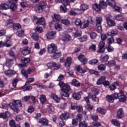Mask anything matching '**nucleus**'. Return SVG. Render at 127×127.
Instances as JSON below:
<instances>
[{"label":"nucleus","mask_w":127,"mask_h":127,"mask_svg":"<svg viewBox=\"0 0 127 127\" xmlns=\"http://www.w3.org/2000/svg\"><path fill=\"white\" fill-rule=\"evenodd\" d=\"M59 86L62 88L60 90L62 96L68 98L69 97L70 86L68 84L64 83L63 81H60L59 83Z\"/></svg>","instance_id":"f257e3e1"},{"label":"nucleus","mask_w":127,"mask_h":127,"mask_svg":"<svg viewBox=\"0 0 127 127\" xmlns=\"http://www.w3.org/2000/svg\"><path fill=\"white\" fill-rule=\"evenodd\" d=\"M9 107L14 112L18 113V112H19V109H18V108H21V107H22L21 101L14 100L13 103H10L9 104Z\"/></svg>","instance_id":"f03ea898"},{"label":"nucleus","mask_w":127,"mask_h":127,"mask_svg":"<svg viewBox=\"0 0 127 127\" xmlns=\"http://www.w3.org/2000/svg\"><path fill=\"white\" fill-rule=\"evenodd\" d=\"M46 6H47V3L46 2H42L36 5L35 9L38 13H41L46 8Z\"/></svg>","instance_id":"7ed1b4c3"},{"label":"nucleus","mask_w":127,"mask_h":127,"mask_svg":"<svg viewBox=\"0 0 127 127\" xmlns=\"http://www.w3.org/2000/svg\"><path fill=\"white\" fill-rule=\"evenodd\" d=\"M57 51V46L55 44L52 43L48 46V52L49 54H53Z\"/></svg>","instance_id":"20e7f679"},{"label":"nucleus","mask_w":127,"mask_h":127,"mask_svg":"<svg viewBox=\"0 0 127 127\" xmlns=\"http://www.w3.org/2000/svg\"><path fill=\"white\" fill-rule=\"evenodd\" d=\"M106 99L109 103H114L115 100L118 99V93H114L112 95H107Z\"/></svg>","instance_id":"39448f33"},{"label":"nucleus","mask_w":127,"mask_h":127,"mask_svg":"<svg viewBox=\"0 0 127 127\" xmlns=\"http://www.w3.org/2000/svg\"><path fill=\"white\" fill-rule=\"evenodd\" d=\"M105 41H102L100 42L98 45L99 50L98 53H103L105 52Z\"/></svg>","instance_id":"423d86ee"},{"label":"nucleus","mask_w":127,"mask_h":127,"mask_svg":"<svg viewBox=\"0 0 127 127\" xmlns=\"http://www.w3.org/2000/svg\"><path fill=\"white\" fill-rule=\"evenodd\" d=\"M47 66L48 67H49L50 69H51V68H55V69H59L60 68V65L57 64L56 63L53 62H51L49 63H48L47 64Z\"/></svg>","instance_id":"0eeeda50"},{"label":"nucleus","mask_w":127,"mask_h":127,"mask_svg":"<svg viewBox=\"0 0 127 127\" xmlns=\"http://www.w3.org/2000/svg\"><path fill=\"white\" fill-rule=\"evenodd\" d=\"M55 37H56V32L55 31H51L47 34V39H54Z\"/></svg>","instance_id":"6e6552de"},{"label":"nucleus","mask_w":127,"mask_h":127,"mask_svg":"<svg viewBox=\"0 0 127 127\" xmlns=\"http://www.w3.org/2000/svg\"><path fill=\"white\" fill-rule=\"evenodd\" d=\"M21 73L25 77V79L28 78V74H31L32 73V70L31 69H28L27 71L24 69H22L21 70Z\"/></svg>","instance_id":"1a4fd4ad"},{"label":"nucleus","mask_w":127,"mask_h":127,"mask_svg":"<svg viewBox=\"0 0 127 127\" xmlns=\"http://www.w3.org/2000/svg\"><path fill=\"white\" fill-rule=\"evenodd\" d=\"M78 60H79L80 62H82L83 64H87V63H88V59L85 58V56L84 55L79 56L78 57Z\"/></svg>","instance_id":"9d476101"},{"label":"nucleus","mask_w":127,"mask_h":127,"mask_svg":"<svg viewBox=\"0 0 127 127\" xmlns=\"http://www.w3.org/2000/svg\"><path fill=\"white\" fill-rule=\"evenodd\" d=\"M38 123L43 126H48V120L46 118H41L39 119Z\"/></svg>","instance_id":"9b49d317"},{"label":"nucleus","mask_w":127,"mask_h":127,"mask_svg":"<svg viewBox=\"0 0 127 127\" xmlns=\"http://www.w3.org/2000/svg\"><path fill=\"white\" fill-rule=\"evenodd\" d=\"M16 72L14 70L12 69H8L4 72L5 75L6 76H13L15 74Z\"/></svg>","instance_id":"f8f14e48"},{"label":"nucleus","mask_w":127,"mask_h":127,"mask_svg":"<svg viewBox=\"0 0 127 127\" xmlns=\"http://www.w3.org/2000/svg\"><path fill=\"white\" fill-rule=\"evenodd\" d=\"M36 23L39 25H45V19L44 17H41L38 19Z\"/></svg>","instance_id":"ddd939ff"},{"label":"nucleus","mask_w":127,"mask_h":127,"mask_svg":"<svg viewBox=\"0 0 127 127\" xmlns=\"http://www.w3.org/2000/svg\"><path fill=\"white\" fill-rule=\"evenodd\" d=\"M104 81H106V76H101L96 82V84L98 85H103Z\"/></svg>","instance_id":"4468645a"},{"label":"nucleus","mask_w":127,"mask_h":127,"mask_svg":"<svg viewBox=\"0 0 127 127\" xmlns=\"http://www.w3.org/2000/svg\"><path fill=\"white\" fill-rule=\"evenodd\" d=\"M62 39L64 42H69L71 40V37L70 35L66 34L63 36Z\"/></svg>","instance_id":"2eb2a0df"},{"label":"nucleus","mask_w":127,"mask_h":127,"mask_svg":"<svg viewBox=\"0 0 127 127\" xmlns=\"http://www.w3.org/2000/svg\"><path fill=\"white\" fill-rule=\"evenodd\" d=\"M117 119H122L124 117V111H123V109L120 108L118 110L117 112Z\"/></svg>","instance_id":"dca6fc26"},{"label":"nucleus","mask_w":127,"mask_h":127,"mask_svg":"<svg viewBox=\"0 0 127 127\" xmlns=\"http://www.w3.org/2000/svg\"><path fill=\"white\" fill-rule=\"evenodd\" d=\"M13 63V60L10 59H6V66L8 68H10L12 66V64Z\"/></svg>","instance_id":"f3484780"},{"label":"nucleus","mask_w":127,"mask_h":127,"mask_svg":"<svg viewBox=\"0 0 127 127\" xmlns=\"http://www.w3.org/2000/svg\"><path fill=\"white\" fill-rule=\"evenodd\" d=\"M87 9H89V6L88 5L85 4L80 5L79 10L81 11H85V10H87Z\"/></svg>","instance_id":"a211bd4d"},{"label":"nucleus","mask_w":127,"mask_h":127,"mask_svg":"<svg viewBox=\"0 0 127 127\" xmlns=\"http://www.w3.org/2000/svg\"><path fill=\"white\" fill-rule=\"evenodd\" d=\"M61 55H62L61 52H56L51 55V57L52 58H54V59H57V58H59V57H60Z\"/></svg>","instance_id":"6ab92c4d"},{"label":"nucleus","mask_w":127,"mask_h":127,"mask_svg":"<svg viewBox=\"0 0 127 127\" xmlns=\"http://www.w3.org/2000/svg\"><path fill=\"white\" fill-rule=\"evenodd\" d=\"M61 22L63 24L66 25V26H69L71 25V23L68 19H63L61 20Z\"/></svg>","instance_id":"aec40b11"},{"label":"nucleus","mask_w":127,"mask_h":127,"mask_svg":"<svg viewBox=\"0 0 127 127\" xmlns=\"http://www.w3.org/2000/svg\"><path fill=\"white\" fill-rule=\"evenodd\" d=\"M89 26V21L85 20L80 25V28L84 29Z\"/></svg>","instance_id":"412c9836"},{"label":"nucleus","mask_w":127,"mask_h":127,"mask_svg":"<svg viewBox=\"0 0 127 127\" xmlns=\"http://www.w3.org/2000/svg\"><path fill=\"white\" fill-rule=\"evenodd\" d=\"M14 24L13 20L10 19L7 21L6 26L7 28H9V27H12Z\"/></svg>","instance_id":"4be33fe9"},{"label":"nucleus","mask_w":127,"mask_h":127,"mask_svg":"<svg viewBox=\"0 0 127 127\" xmlns=\"http://www.w3.org/2000/svg\"><path fill=\"white\" fill-rule=\"evenodd\" d=\"M53 18V21L55 22H58V21H60V19H61V17L58 14H54Z\"/></svg>","instance_id":"5701e85b"},{"label":"nucleus","mask_w":127,"mask_h":127,"mask_svg":"<svg viewBox=\"0 0 127 127\" xmlns=\"http://www.w3.org/2000/svg\"><path fill=\"white\" fill-rule=\"evenodd\" d=\"M106 4H108V5L113 7L114 5H116V1L114 0H107Z\"/></svg>","instance_id":"b1692460"},{"label":"nucleus","mask_w":127,"mask_h":127,"mask_svg":"<svg viewBox=\"0 0 127 127\" xmlns=\"http://www.w3.org/2000/svg\"><path fill=\"white\" fill-rule=\"evenodd\" d=\"M68 118H69V114L68 113H64L60 116V118L62 121H65V120H67Z\"/></svg>","instance_id":"393cba45"},{"label":"nucleus","mask_w":127,"mask_h":127,"mask_svg":"<svg viewBox=\"0 0 127 127\" xmlns=\"http://www.w3.org/2000/svg\"><path fill=\"white\" fill-rule=\"evenodd\" d=\"M9 6L6 3H2L0 4V9H8Z\"/></svg>","instance_id":"a878e982"},{"label":"nucleus","mask_w":127,"mask_h":127,"mask_svg":"<svg viewBox=\"0 0 127 127\" xmlns=\"http://www.w3.org/2000/svg\"><path fill=\"white\" fill-rule=\"evenodd\" d=\"M97 111L98 113H99V114H101V115H105L106 113H107V110H106V109L100 107L97 108Z\"/></svg>","instance_id":"bb28decb"},{"label":"nucleus","mask_w":127,"mask_h":127,"mask_svg":"<svg viewBox=\"0 0 127 127\" xmlns=\"http://www.w3.org/2000/svg\"><path fill=\"white\" fill-rule=\"evenodd\" d=\"M40 100L42 105L45 104L46 103V96L43 94L40 95Z\"/></svg>","instance_id":"cd10ccee"},{"label":"nucleus","mask_w":127,"mask_h":127,"mask_svg":"<svg viewBox=\"0 0 127 127\" xmlns=\"http://www.w3.org/2000/svg\"><path fill=\"white\" fill-rule=\"evenodd\" d=\"M9 125L10 127H20L18 125H15V121L13 120H11L9 122Z\"/></svg>","instance_id":"c85d7f7f"},{"label":"nucleus","mask_w":127,"mask_h":127,"mask_svg":"<svg viewBox=\"0 0 127 127\" xmlns=\"http://www.w3.org/2000/svg\"><path fill=\"white\" fill-rule=\"evenodd\" d=\"M75 69L77 72H79V73H84L86 72V70L83 69L82 66L80 65H78L75 67Z\"/></svg>","instance_id":"c756f323"},{"label":"nucleus","mask_w":127,"mask_h":127,"mask_svg":"<svg viewBox=\"0 0 127 127\" xmlns=\"http://www.w3.org/2000/svg\"><path fill=\"white\" fill-rule=\"evenodd\" d=\"M51 98L53 99L57 103L60 102V98L57 96L56 94H52L51 95Z\"/></svg>","instance_id":"7c9ffc66"},{"label":"nucleus","mask_w":127,"mask_h":127,"mask_svg":"<svg viewBox=\"0 0 127 127\" xmlns=\"http://www.w3.org/2000/svg\"><path fill=\"white\" fill-rule=\"evenodd\" d=\"M72 97L74 98V100H80L81 99V94H80L79 93H74L73 94Z\"/></svg>","instance_id":"2f4dec72"},{"label":"nucleus","mask_w":127,"mask_h":127,"mask_svg":"<svg viewBox=\"0 0 127 127\" xmlns=\"http://www.w3.org/2000/svg\"><path fill=\"white\" fill-rule=\"evenodd\" d=\"M99 6L100 8H107V3H105L103 0H101L99 2Z\"/></svg>","instance_id":"473e14b6"},{"label":"nucleus","mask_w":127,"mask_h":127,"mask_svg":"<svg viewBox=\"0 0 127 127\" xmlns=\"http://www.w3.org/2000/svg\"><path fill=\"white\" fill-rule=\"evenodd\" d=\"M71 65V58H67L65 63V66L66 68H69Z\"/></svg>","instance_id":"72a5a7b5"},{"label":"nucleus","mask_w":127,"mask_h":127,"mask_svg":"<svg viewBox=\"0 0 127 127\" xmlns=\"http://www.w3.org/2000/svg\"><path fill=\"white\" fill-rule=\"evenodd\" d=\"M108 60H109V56L108 55L102 56L100 58V61H101V62H107Z\"/></svg>","instance_id":"f704fd0d"},{"label":"nucleus","mask_w":127,"mask_h":127,"mask_svg":"<svg viewBox=\"0 0 127 127\" xmlns=\"http://www.w3.org/2000/svg\"><path fill=\"white\" fill-rule=\"evenodd\" d=\"M92 7L96 11H100V10H101V7L100 6V5H98L97 4H93L92 5Z\"/></svg>","instance_id":"c9c22d12"},{"label":"nucleus","mask_w":127,"mask_h":127,"mask_svg":"<svg viewBox=\"0 0 127 127\" xmlns=\"http://www.w3.org/2000/svg\"><path fill=\"white\" fill-rule=\"evenodd\" d=\"M10 116V114L8 112H6L5 113H0V118L1 119H6L7 118V115Z\"/></svg>","instance_id":"e433bc0d"},{"label":"nucleus","mask_w":127,"mask_h":127,"mask_svg":"<svg viewBox=\"0 0 127 127\" xmlns=\"http://www.w3.org/2000/svg\"><path fill=\"white\" fill-rule=\"evenodd\" d=\"M111 124L114 125V126H116V127H120V123L118 120L112 119L111 120Z\"/></svg>","instance_id":"4c0bfd02"},{"label":"nucleus","mask_w":127,"mask_h":127,"mask_svg":"<svg viewBox=\"0 0 127 127\" xmlns=\"http://www.w3.org/2000/svg\"><path fill=\"white\" fill-rule=\"evenodd\" d=\"M72 86H75V87H80V83L76 79H73L71 82Z\"/></svg>","instance_id":"58836bf2"},{"label":"nucleus","mask_w":127,"mask_h":127,"mask_svg":"<svg viewBox=\"0 0 127 127\" xmlns=\"http://www.w3.org/2000/svg\"><path fill=\"white\" fill-rule=\"evenodd\" d=\"M30 53V52L28 48H25L22 51V54H23L24 56H26V55H28V54H29Z\"/></svg>","instance_id":"ea45409f"},{"label":"nucleus","mask_w":127,"mask_h":127,"mask_svg":"<svg viewBox=\"0 0 127 127\" xmlns=\"http://www.w3.org/2000/svg\"><path fill=\"white\" fill-rule=\"evenodd\" d=\"M21 28V26L19 24H14L13 25V30H18L19 29Z\"/></svg>","instance_id":"a19ab883"},{"label":"nucleus","mask_w":127,"mask_h":127,"mask_svg":"<svg viewBox=\"0 0 127 127\" xmlns=\"http://www.w3.org/2000/svg\"><path fill=\"white\" fill-rule=\"evenodd\" d=\"M107 24L109 26H115L116 23H115V21H114V20L111 19L108 20Z\"/></svg>","instance_id":"79ce46f5"},{"label":"nucleus","mask_w":127,"mask_h":127,"mask_svg":"<svg viewBox=\"0 0 127 127\" xmlns=\"http://www.w3.org/2000/svg\"><path fill=\"white\" fill-rule=\"evenodd\" d=\"M61 2L64 6H67L70 4V2L68 0H61Z\"/></svg>","instance_id":"37998d69"},{"label":"nucleus","mask_w":127,"mask_h":127,"mask_svg":"<svg viewBox=\"0 0 127 127\" xmlns=\"http://www.w3.org/2000/svg\"><path fill=\"white\" fill-rule=\"evenodd\" d=\"M73 35L74 37H79V36H82V31H77L74 33Z\"/></svg>","instance_id":"c03bdc74"},{"label":"nucleus","mask_w":127,"mask_h":127,"mask_svg":"<svg viewBox=\"0 0 127 127\" xmlns=\"http://www.w3.org/2000/svg\"><path fill=\"white\" fill-rule=\"evenodd\" d=\"M88 39V36L85 35L79 39V40L80 42H84V41H86Z\"/></svg>","instance_id":"a18cd8bd"},{"label":"nucleus","mask_w":127,"mask_h":127,"mask_svg":"<svg viewBox=\"0 0 127 127\" xmlns=\"http://www.w3.org/2000/svg\"><path fill=\"white\" fill-rule=\"evenodd\" d=\"M98 69L100 71H105L106 70V66L105 64H101L98 66Z\"/></svg>","instance_id":"49530a36"},{"label":"nucleus","mask_w":127,"mask_h":127,"mask_svg":"<svg viewBox=\"0 0 127 127\" xmlns=\"http://www.w3.org/2000/svg\"><path fill=\"white\" fill-rule=\"evenodd\" d=\"M17 6L15 5V3H12L10 4L9 8L11 9L12 11H15Z\"/></svg>","instance_id":"de8ad7c7"},{"label":"nucleus","mask_w":127,"mask_h":127,"mask_svg":"<svg viewBox=\"0 0 127 127\" xmlns=\"http://www.w3.org/2000/svg\"><path fill=\"white\" fill-rule=\"evenodd\" d=\"M96 25H101V24L102 23V18L97 17L96 19Z\"/></svg>","instance_id":"09e8293b"},{"label":"nucleus","mask_w":127,"mask_h":127,"mask_svg":"<svg viewBox=\"0 0 127 127\" xmlns=\"http://www.w3.org/2000/svg\"><path fill=\"white\" fill-rule=\"evenodd\" d=\"M99 62V61L96 59H94L92 60H91L89 62V64H90V65H95V64H97Z\"/></svg>","instance_id":"8fccbe9b"},{"label":"nucleus","mask_w":127,"mask_h":127,"mask_svg":"<svg viewBox=\"0 0 127 127\" xmlns=\"http://www.w3.org/2000/svg\"><path fill=\"white\" fill-rule=\"evenodd\" d=\"M60 10L61 12H64V13H65V12H67V8H66V6H63L62 5H61Z\"/></svg>","instance_id":"3c124183"},{"label":"nucleus","mask_w":127,"mask_h":127,"mask_svg":"<svg viewBox=\"0 0 127 127\" xmlns=\"http://www.w3.org/2000/svg\"><path fill=\"white\" fill-rule=\"evenodd\" d=\"M16 34L19 37H22L24 35V31L21 30V31H18Z\"/></svg>","instance_id":"603ef678"},{"label":"nucleus","mask_w":127,"mask_h":127,"mask_svg":"<svg viewBox=\"0 0 127 127\" xmlns=\"http://www.w3.org/2000/svg\"><path fill=\"white\" fill-rule=\"evenodd\" d=\"M115 18L117 19V20L122 21L123 20L124 17H123V15L122 14H119L115 16Z\"/></svg>","instance_id":"864d4df0"},{"label":"nucleus","mask_w":127,"mask_h":127,"mask_svg":"<svg viewBox=\"0 0 127 127\" xmlns=\"http://www.w3.org/2000/svg\"><path fill=\"white\" fill-rule=\"evenodd\" d=\"M85 109H86V110H88V111H92V110H93V106L87 103V104L85 106Z\"/></svg>","instance_id":"5fc2aeb1"},{"label":"nucleus","mask_w":127,"mask_h":127,"mask_svg":"<svg viewBox=\"0 0 127 127\" xmlns=\"http://www.w3.org/2000/svg\"><path fill=\"white\" fill-rule=\"evenodd\" d=\"M115 64H116V62L114 60L110 61L108 62V65L110 67H112V66H115Z\"/></svg>","instance_id":"6e6d98bb"},{"label":"nucleus","mask_w":127,"mask_h":127,"mask_svg":"<svg viewBox=\"0 0 127 127\" xmlns=\"http://www.w3.org/2000/svg\"><path fill=\"white\" fill-rule=\"evenodd\" d=\"M30 99V96H26L22 99V101L24 103H25L26 102H27L28 100H29Z\"/></svg>","instance_id":"4d7b16f0"},{"label":"nucleus","mask_w":127,"mask_h":127,"mask_svg":"<svg viewBox=\"0 0 127 127\" xmlns=\"http://www.w3.org/2000/svg\"><path fill=\"white\" fill-rule=\"evenodd\" d=\"M90 38H91V39H95L97 37V33L93 32L90 33Z\"/></svg>","instance_id":"13d9d810"},{"label":"nucleus","mask_w":127,"mask_h":127,"mask_svg":"<svg viewBox=\"0 0 127 127\" xmlns=\"http://www.w3.org/2000/svg\"><path fill=\"white\" fill-rule=\"evenodd\" d=\"M118 99L120 102H125V101L127 100V97L126 95H123L121 97H119Z\"/></svg>","instance_id":"bf43d9fd"},{"label":"nucleus","mask_w":127,"mask_h":127,"mask_svg":"<svg viewBox=\"0 0 127 127\" xmlns=\"http://www.w3.org/2000/svg\"><path fill=\"white\" fill-rule=\"evenodd\" d=\"M4 46H5V47H10V46H11V42L9 40L7 41L5 44H4Z\"/></svg>","instance_id":"052dcab7"},{"label":"nucleus","mask_w":127,"mask_h":127,"mask_svg":"<svg viewBox=\"0 0 127 127\" xmlns=\"http://www.w3.org/2000/svg\"><path fill=\"white\" fill-rule=\"evenodd\" d=\"M35 32H38V33H41L42 32V28L41 27H37L35 29Z\"/></svg>","instance_id":"680f3d73"},{"label":"nucleus","mask_w":127,"mask_h":127,"mask_svg":"<svg viewBox=\"0 0 127 127\" xmlns=\"http://www.w3.org/2000/svg\"><path fill=\"white\" fill-rule=\"evenodd\" d=\"M55 27L56 29H57V30H60V29H62V28L61 25H60V24H58V23H56L55 24Z\"/></svg>","instance_id":"e2e57ef3"},{"label":"nucleus","mask_w":127,"mask_h":127,"mask_svg":"<svg viewBox=\"0 0 127 127\" xmlns=\"http://www.w3.org/2000/svg\"><path fill=\"white\" fill-rule=\"evenodd\" d=\"M112 7L115 9V10H116V11H122V8L118 6H116V5L113 6Z\"/></svg>","instance_id":"0e129e2a"},{"label":"nucleus","mask_w":127,"mask_h":127,"mask_svg":"<svg viewBox=\"0 0 127 127\" xmlns=\"http://www.w3.org/2000/svg\"><path fill=\"white\" fill-rule=\"evenodd\" d=\"M111 33L112 36H113V35H117V34H118V30H117V29L111 30Z\"/></svg>","instance_id":"69168bd1"},{"label":"nucleus","mask_w":127,"mask_h":127,"mask_svg":"<svg viewBox=\"0 0 127 127\" xmlns=\"http://www.w3.org/2000/svg\"><path fill=\"white\" fill-rule=\"evenodd\" d=\"M79 127H87L88 125L85 122H81L79 124Z\"/></svg>","instance_id":"338daca9"},{"label":"nucleus","mask_w":127,"mask_h":127,"mask_svg":"<svg viewBox=\"0 0 127 127\" xmlns=\"http://www.w3.org/2000/svg\"><path fill=\"white\" fill-rule=\"evenodd\" d=\"M102 125L101 124V123H98V122H93L92 123V126L94 127H101Z\"/></svg>","instance_id":"774afa93"}]
</instances>
